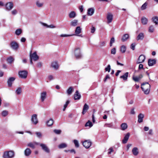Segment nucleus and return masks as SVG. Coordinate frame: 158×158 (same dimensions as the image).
<instances>
[{
    "instance_id": "27",
    "label": "nucleus",
    "mask_w": 158,
    "mask_h": 158,
    "mask_svg": "<svg viewBox=\"0 0 158 158\" xmlns=\"http://www.w3.org/2000/svg\"><path fill=\"white\" fill-rule=\"evenodd\" d=\"M76 15V13L74 11L71 12L69 14V16L70 18H74Z\"/></svg>"
},
{
    "instance_id": "61",
    "label": "nucleus",
    "mask_w": 158,
    "mask_h": 158,
    "mask_svg": "<svg viewBox=\"0 0 158 158\" xmlns=\"http://www.w3.org/2000/svg\"><path fill=\"white\" fill-rule=\"evenodd\" d=\"M40 23L42 25H43L45 27H46L47 28H48V25H47V24L44 23H42V22H41Z\"/></svg>"
},
{
    "instance_id": "7",
    "label": "nucleus",
    "mask_w": 158,
    "mask_h": 158,
    "mask_svg": "<svg viewBox=\"0 0 158 158\" xmlns=\"http://www.w3.org/2000/svg\"><path fill=\"white\" fill-rule=\"evenodd\" d=\"M31 121L33 124L36 125L38 123V121L37 118V115L36 114H34L31 117Z\"/></svg>"
},
{
    "instance_id": "20",
    "label": "nucleus",
    "mask_w": 158,
    "mask_h": 158,
    "mask_svg": "<svg viewBox=\"0 0 158 158\" xmlns=\"http://www.w3.org/2000/svg\"><path fill=\"white\" fill-rule=\"evenodd\" d=\"M31 153V151L30 149L29 148H27L24 151V154L26 156H30Z\"/></svg>"
},
{
    "instance_id": "38",
    "label": "nucleus",
    "mask_w": 158,
    "mask_h": 158,
    "mask_svg": "<svg viewBox=\"0 0 158 158\" xmlns=\"http://www.w3.org/2000/svg\"><path fill=\"white\" fill-rule=\"evenodd\" d=\"M93 126V124L89 120L85 124V127L89 126L90 127H91Z\"/></svg>"
},
{
    "instance_id": "30",
    "label": "nucleus",
    "mask_w": 158,
    "mask_h": 158,
    "mask_svg": "<svg viewBox=\"0 0 158 158\" xmlns=\"http://www.w3.org/2000/svg\"><path fill=\"white\" fill-rule=\"evenodd\" d=\"M81 32V29L80 27H77L75 30V33L76 34H78L80 33Z\"/></svg>"
},
{
    "instance_id": "48",
    "label": "nucleus",
    "mask_w": 158,
    "mask_h": 158,
    "mask_svg": "<svg viewBox=\"0 0 158 158\" xmlns=\"http://www.w3.org/2000/svg\"><path fill=\"white\" fill-rule=\"evenodd\" d=\"M53 131L56 134H60L61 132V131L60 130L55 129L53 130Z\"/></svg>"
},
{
    "instance_id": "35",
    "label": "nucleus",
    "mask_w": 158,
    "mask_h": 158,
    "mask_svg": "<svg viewBox=\"0 0 158 158\" xmlns=\"http://www.w3.org/2000/svg\"><path fill=\"white\" fill-rule=\"evenodd\" d=\"M67 146V145L66 143H62L59 144L58 146V147L59 148L61 149V148H64L66 147Z\"/></svg>"
},
{
    "instance_id": "24",
    "label": "nucleus",
    "mask_w": 158,
    "mask_h": 158,
    "mask_svg": "<svg viewBox=\"0 0 158 158\" xmlns=\"http://www.w3.org/2000/svg\"><path fill=\"white\" fill-rule=\"evenodd\" d=\"M89 106L86 103L85 104L84 106L83 109L82 113L84 114L89 109Z\"/></svg>"
},
{
    "instance_id": "60",
    "label": "nucleus",
    "mask_w": 158,
    "mask_h": 158,
    "mask_svg": "<svg viewBox=\"0 0 158 158\" xmlns=\"http://www.w3.org/2000/svg\"><path fill=\"white\" fill-rule=\"evenodd\" d=\"M143 69V65L142 64H140L139 66V69Z\"/></svg>"
},
{
    "instance_id": "46",
    "label": "nucleus",
    "mask_w": 158,
    "mask_h": 158,
    "mask_svg": "<svg viewBox=\"0 0 158 158\" xmlns=\"http://www.w3.org/2000/svg\"><path fill=\"white\" fill-rule=\"evenodd\" d=\"M113 15L110 14L109 13V23L111 22L112 21L113 19Z\"/></svg>"
},
{
    "instance_id": "49",
    "label": "nucleus",
    "mask_w": 158,
    "mask_h": 158,
    "mask_svg": "<svg viewBox=\"0 0 158 158\" xmlns=\"http://www.w3.org/2000/svg\"><path fill=\"white\" fill-rule=\"evenodd\" d=\"M74 143L76 147L78 148L79 147V144L78 141L75 139L73 140Z\"/></svg>"
},
{
    "instance_id": "36",
    "label": "nucleus",
    "mask_w": 158,
    "mask_h": 158,
    "mask_svg": "<svg viewBox=\"0 0 158 158\" xmlns=\"http://www.w3.org/2000/svg\"><path fill=\"white\" fill-rule=\"evenodd\" d=\"M22 32V29L20 28L17 29L15 31V34L17 35H19Z\"/></svg>"
},
{
    "instance_id": "23",
    "label": "nucleus",
    "mask_w": 158,
    "mask_h": 158,
    "mask_svg": "<svg viewBox=\"0 0 158 158\" xmlns=\"http://www.w3.org/2000/svg\"><path fill=\"white\" fill-rule=\"evenodd\" d=\"M133 154L134 156H137L139 153L138 149L137 147L134 148L132 151Z\"/></svg>"
},
{
    "instance_id": "56",
    "label": "nucleus",
    "mask_w": 158,
    "mask_h": 158,
    "mask_svg": "<svg viewBox=\"0 0 158 158\" xmlns=\"http://www.w3.org/2000/svg\"><path fill=\"white\" fill-rule=\"evenodd\" d=\"M48 78L49 80L51 81L53 80L54 79L53 77L51 75H50L48 76Z\"/></svg>"
},
{
    "instance_id": "22",
    "label": "nucleus",
    "mask_w": 158,
    "mask_h": 158,
    "mask_svg": "<svg viewBox=\"0 0 158 158\" xmlns=\"http://www.w3.org/2000/svg\"><path fill=\"white\" fill-rule=\"evenodd\" d=\"M78 20L77 19H74L70 23V25L72 27H75L77 25Z\"/></svg>"
},
{
    "instance_id": "31",
    "label": "nucleus",
    "mask_w": 158,
    "mask_h": 158,
    "mask_svg": "<svg viewBox=\"0 0 158 158\" xmlns=\"http://www.w3.org/2000/svg\"><path fill=\"white\" fill-rule=\"evenodd\" d=\"M53 120L52 118L50 119L46 123L47 125L48 126H50L52 125L53 124Z\"/></svg>"
},
{
    "instance_id": "37",
    "label": "nucleus",
    "mask_w": 158,
    "mask_h": 158,
    "mask_svg": "<svg viewBox=\"0 0 158 158\" xmlns=\"http://www.w3.org/2000/svg\"><path fill=\"white\" fill-rule=\"evenodd\" d=\"M7 60L8 63L11 64L14 62V59L12 57H10L7 58Z\"/></svg>"
},
{
    "instance_id": "12",
    "label": "nucleus",
    "mask_w": 158,
    "mask_h": 158,
    "mask_svg": "<svg viewBox=\"0 0 158 158\" xmlns=\"http://www.w3.org/2000/svg\"><path fill=\"white\" fill-rule=\"evenodd\" d=\"M156 62V59H149L148 60V64L149 66H152L155 64Z\"/></svg>"
},
{
    "instance_id": "42",
    "label": "nucleus",
    "mask_w": 158,
    "mask_h": 158,
    "mask_svg": "<svg viewBox=\"0 0 158 158\" xmlns=\"http://www.w3.org/2000/svg\"><path fill=\"white\" fill-rule=\"evenodd\" d=\"M15 92L17 94H20L22 92V88L21 87L18 88L16 90Z\"/></svg>"
},
{
    "instance_id": "17",
    "label": "nucleus",
    "mask_w": 158,
    "mask_h": 158,
    "mask_svg": "<svg viewBox=\"0 0 158 158\" xmlns=\"http://www.w3.org/2000/svg\"><path fill=\"white\" fill-rule=\"evenodd\" d=\"M94 10L93 8H89L87 10V15L89 16H92L94 14Z\"/></svg>"
},
{
    "instance_id": "64",
    "label": "nucleus",
    "mask_w": 158,
    "mask_h": 158,
    "mask_svg": "<svg viewBox=\"0 0 158 158\" xmlns=\"http://www.w3.org/2000/svg\"><path fill=\"white\" fill-rule=\"evenodd\" d=\"M42 66L41 63V62H38L37 64V67L40 68Z\"/></svg>"
},
{
    "instance_id": "43",
    "label": "nucleus",
    "mask_w": 158,
    "mask_h": 158,
    "mask_svg": "<svg viewBox=\"0 0 158 158\" xmlns=\"http://www.w3.org/2000/svg\"><path fill=\"white\" fill-rule=\"evenodd\" d=\"M147 6V3L146 2L144 3L141 6V9L142 10L145 9L146 8V7Z\"/></svg>"
},
{
    "instance_id": "57",
    "label": "nucleus",
    "mask_w": 158,
    "mask_h": 158,
    "mask_svg": "<svg viewBox=\"0 0 158 158\" xmlns=\"http://www.w3.org/2000/svg\"><path fill=\"white\" fill-rule=\"evenodd\" d=\"M130 113L132 114H135V111H134V108H133L131 110Z\"/></svg>"
},
{
    "instance_id": "58",
    "label": "nucleus",
    "mask_w": 158,
    "mask_h": 158,
    "mask_svg": "<svg viewBox=\"0 0 158 158\" xmlns=\"http://www.w3.org/2000/svg\"><path fill=\"white\" fill-rule=\"evenodd\" d=\"M71 35H68L67 34H61L60 35V36L61 37H67L68 36H71Z\"/></svg>"
},
{
    "instance_id": "59",
    "label": "nucleus",
    "mask_w": 158,
    "mask_h": 158,
    "mask_svg": "<svg viewBox=\"0 0 158 158\" xmlns=\"http://www.w3.org/2000/svg\"><path fill=\"white\" fill-rule=\"evenodd\" d=\"M95 30V28L93 27V26L92 27L91 30V33H94Z\"/></svg>"
},
{
    "instance_id": "50",
    "label": "nucleus",
    "mask_w": 158,
    "mask_h": 158,
    "mask_svg": "<svg viewBox=\"0 0 158 158\" xmlns=\"http://www.w3.org/2000/svg\"><path fill=\"white\" fill-rule=\"evenodd\" d=\"M138 77L133 76L132 77L133 80L135 82H138L139 80Z\"/></svg>"
},
{
    "instance_id": "29",
    "label": "nucleus",
    "mask_w": 158,
    "mask_h": 158,
    "mask_svg": "<svg viewBox=\"0 0 158 158\" xmlns=\"http://www.w3.org/2000/svg\"><path fill=\"white\" fill-rule=\"evenodd\" d=\"M121 129L122 130H125L127 127V123H123L121 125Z\"/></svg>"
},
{
    "instance_id": "55",
    "label": "nucleus",
    "mask_w": 158,
    "mask_h": 158,
    "mask_svg": "<svg viewBox=\"0 0 158 158\" xmlns=\"http://www.w3.org/2000/svg\"><path fill=\"white\" fill-rule=\"evenodd\" d=\"M114 152V150L113 147H110L109 148V154H110L111 152Z\"/></svg>"
},
{
    "instance_id": "9",
    "label": "nucleus",
    "mask_w": 158,
    "mask_h": 158,
    "mask_svg": "<svg viewBox=\"0 0 158 158\" xmlns=\"http://www.w3.org/2000/svg\"><path fill=\"white\" fill-rule=\"evenodd\" d=\"M145 59V56L143 55H140L136 63L137 64H140V63H142L143 62Z\"/></svg>"
},
{
    "instance_id": "34",
    "label": "nucleus",
    "mask_w": 158,
    "mask_h": 158,
    "mask_svg": "<svg viewBox=\"0 0 158 158\" xmlns=\"http://www.w3.org/2000/svg\"><path fill=\"white\" fill-rule=\"evenodd\" d=\"M73 88L72 87H69L67 90V92L68 95H70L72 94L73 91Z\"/></svg>"
},
{
    "instance_id": "47",
    "label": "nucleus",
    "mask_w": 158,
    "mask_h": 158,
    "mask_svg": "<svg viewBox=\"0 0 158 158\" xmlns=\"http://www.w3.org/2000/svg\"><path fill=\"white\" fill-rule=\"evenodd\" d=\"M115 41L114 38V37L112 38L110 40V46H112V45L113 43H114Z\"/></svg>"
},
{
    "instance_id": "16",
    "label": "nucleus",
    "mask_w": 158,
    "mask_h": 158,
    "mask_svg": "<svg viewBox=\"0 0 158 158\" xmlns=\"http://www.w3.org/2000/svg\"><path fill=\"white\" fill-rule=\"evenodd\" d=\"M74 99L75 100H79L81 98V95L78 90H76L74 94Z\"/></svg>"
},
{
    "instance_id": "11",
    "label": "nucleus",
    "mask_w": 158,
    "mask_h": 158,
    "mask_svg": "<svg viewBox=\"0 0 158 158\" xmlns=\"http://www.w3.org/2000/svg\"><path fill=\"white\" fill-rule=\"evenodd\" d=\"M39 145L41 147L42 149L47 153L50 152V150L46 145L43 143L39 144Z\"/></svg>"
},
{
    "instance_id": "54",
    "label": "nucleus",
    "mask_w": 158,
    "mask_h": 158,
    "mask_svg": "<svg viewBox=\"0 0 158 158\" xmlns=\"http://www.w3.org/2000/svg\"><path fill=\"white\" fill-rule=\"evenodd\" d=\"M35 134L36 135L37 137L39 138L41 137L42 136L40 132H36L35 133Z\"/></svg>"
},
{
    "instance_id": "21",
    "label": "nucleus",
    "mask_w": 158,
    "mask_h": 158,
    "mask_svg": "<svg viewBox=\"0 0 158 158\" xmlns=\"http://www.w3.org/2000/svg\"><path fill=\"white\" fill-rule=\"evenodd\" d=\"M51 66L55 70H57L59 68V65L56 61L52 62L51 64Z\"/></svg>"
},
{
    "instance_id": "25",
    "label": "nucleus",
    "mask_w": 158,
    "mask_h": 158,
    "mask_svg": "<svg viewBox=\"0 0 158 158\" xmlns=\"http://www.w3.org/2000/svg\"><path fill=\"white\" fill-rule=\"evenodd\" d=\"M141 22L143 25L147 24L148 22V19L145 17H142L141 19Z\"/></svg>"
},
{
    "instance_id": "63",
    "label": "nucleus",
    "mask_w": 158,
    "mask_h": 158,
    "mask_svg": "<svg viewBox=\"0 0 158 158\" xmlns=\"http://www.w3.org/2000/svg\"><path fill=\"white\" fill-rule=\"evenodd\" d=\"M79 10H80L81 12H83V7L82 6H79Z\"/></svg>"
},
{
    "instance_id": "8",
    "label": "nucleus",
    "mask_w": 158,
    "mask_h": 158,
    "mask_svg": "<svg viewBox=\"0 0 158 158\" xmlns=\"http://www.w3.org/2000/svg\"><path fill=\"white\" fill-rule=\"evenodd\" d=\"M91 144V142L89 140H86L83 143V146L86 148H89Z\"/></svg>"
},
{
    "instance_id": "44",
    "label": "nucleus",
    "mask_w": 158,
    "mask_h": 158,
    "mask_svg": "<svg viewBox=\"0 0 158 158\" xmlns=\"http://www.w3.org/2000/svg\"><path fill=\"white\" fill-rule=\"evenodd\" d=\"M69 101L68 100V101H66V102L64 106V108H63V111H64L65 110L66 108L67 107V106L69 104Z\"/></svg>"
},
{
    "instance_id": "3",
    "label": "nucleus",
    "mask_w": 158,
    "mask_h": 158,
    "mask_svg": "<svg viewBox=\"0 0 158 158\" xmlns=\"http://www.w3.org/2000/svg\"><path fill=\"white\" fill-rule=\"evenodd\" d=\"M19 77L25 79L27 78L28 73L26 70L21 71L19 72Z\"/></svg>"
},
{
    "instance_id": "13",
    "label": "nucleus",
    "mask_w": 158,
    "mask_h": 158,
    "mask_svg": "<svg viewBox=\"0 0 158 158\" xmlns=\"http://www.w3.org/2000/svg\"><path fill=\"white\" fill-rule=\"evenodd\" d=\"M5 6L6 10H10L13 8V4L12 2H9L6 3Z\"/></svg>"
},
{
    "instance_id": "26",
    "label": "nucleus",
    "mask_w": 158,
    "mask_h": 158,
    "mask_svg": "<svg viewBox=\"0 0 158 158\" xmlns=\"http://www.w3.org/2000/svg\"><path fill=\"white\" fill-rule=\"evenodd\" d=\"M144 37V35L143 33H140L137 37L136 40H142Z\"/></svg>"
},
{
    "instance_id": "15",
    "label": "nucleus",
    "mask_w": 158,
    "mask_h": 158,
    "mask_svg": "<svg viewBox=\"0 0 158 158\" xmlns=\"http://www.w3.org/2000/svg\"><path fill=\"white\" fill-rule=\"evenodd\" d=\"M47 96V93L45 91L42 92L40 94V98L41 101L43 102L46 99Z\"/></svg>"
},
{
    "instance_id": "41",
    "label": "nucleus",
    "mask_w": 158,
    "mask_h": 158,
    "mask_svg": "<svg viewBox=\"0 0 158 158\" xmlns=\"http://www.w3.org/2000/svg\"><path fill=\"white\" fill-rule=\"evenodd\" d=\"M2 114L3 117H6L8 114V111L7 110H3L2 112Z\"/></svg>"
},
{
    "instance_id": "2",
    "label": "nucleus",
    "mask_w": 158,
    "mask_h": 158,
    "mask_svg": "<svg viewBox=\"0 0 158 158\" xmlns=\"http://www.w3.org/2000/svg\"><path fill=\"white\" fill-rule=\"evenodd\" d=\"M14 152L12 151H6L4 152L2 156L3 158H12L14 156Z\"/></svg>"
},
{
    "instance_id": "52",
    "label": "nucleus",
    "mask_w": 158,
    "mask_h": 158,
    "mask_svg": "<svg viewBox=\"0 0 158 158\" xmlns=\"http://www.w3.org/2000/svg\"><path fill=\"white\" fill-rule=\"evenodd\" d=\"M116 49L114 48L112 49L111 50V54L114 55L116 53Z\"/></svg>"
},
{
    "instance_id": "18",
    "label": "nucleus",
    "mask_w": 158,
    "mask_h": 158,
    "mask_svg": "<svg viewBox=\"0 0 158 158\" xmlns=\"http://www.w3.org/2000/svg\"><path fill=\"white\" fill-rule=\"evenodd\" d=\"M144 117V115L143 114L140 113L139 114L138 116V122L139 123H141L143 121V119Z\"/></svg>"
},
{
    "instance_id": "19",
    "label": "nucleus",
    "mask_w": 158,
    "mask_h": 158,
    "mask_svg": "<svg viewBox=\"0 0 158 158\" xmlns=\"http://www.w3.org/2000/svg\"><path fill=\"white\" fill-rule=\"evenodd\" d=\"M130 136V133H127L123 139L122 140V142L123 143H127L129 137Z\"/></svg>"
},
{
    "instance_id": "28",
    "label": "nucleus",
    "mask_w": 158,
    "mask_h": 158,
    "mask_svg": "<svg viewBox=\"0 0 158 158\" xmlns=\"http://www.w3.org/2000/svg\"><path fill=\"white\" fill-rule=\"evenodd\" d=\"M128 73H126L123 75L121 76L120 78L123 79V80L126 81L127 80L128 76Z\"/></svg>"
},
{
    "instance_id": "10",
    "label": "nucleus",
    "mask_w": 158,
    "mask_h": 158,
    "mask_svg": "<svg viewBox=\"0 0 158 158\" xmlns=\"http://www.w3.org/2000/svg\"><path fill=\"white\" fill-rule=\"evenodd\" d=\"M10 46L11 48L14 50H17L19 47L18 43L14 41L10 43Z\"/></svg>"
},
{
    "instance_id": "33",
    "label": "nucleus",
    "mask_w": 158,
    "mask_h": 158,
    "mask_svg": "<svg viewBox=\"0 0 158 158\" xmlns=\"http://www.w3.org/2000/svg\"><path fill=\"white\" fill-rule=\"evenodd\" d=\"M129 37V35L128 34H125L123 36L122 40L123 41H125L127 40Z\"/></svg>"
},
{
    "instance_id": "5",
    "label": "nucleus",
    "mask_w": 158,
    "mask_h": 158,
    "mask_svg": "<svg viewBox=\"0 0 158 158\" xmlns=\"http://www.w3.org/2000/svg\"><path fill=\"white\" fill-rule=\"evenodd\" d=\"M74 54L75 56L77 58H79L81 56V53L80 49L78 48L76 49L74 51Z\"/></svg>"
},
{
    "instance_id": "1",
    "label": "nucleus",
    "mask_w": 158,
    "mask_h": 158,
    "mask_svg": "<svg viewBox=\"0 0 158 158\" xmlns=\"http://www.w3.org/2000/svg\"><path fill=\"white\" fill-rule=\"evenodd\" d=\"M141 88L144 94H149L150 89V85L148 82H145L142 83L141 85Z\"/></svg>"
},
{
    "instance_id": "40",
    "label": "nucleus",
    "mask_w": 158,
    "mask_h": 158,
    "mask_svg": "<svg viewBox=\"0 0 158 158\" xmlns=\"http://www.w3.org/2000/svg\"><path fill=\"white\" fill-rule=\"evenodd\" d=\"M154 30V27L152 25L150 26L149 28L148 29V31L150 33H152L153 32Z\"/></svg>"
},
{
    "instance_id": "51",
    "label": "nucleus",
    "mask_w": 158,
    "mask_h": 158,
    "mask_svg": "<svg viewBox=\"0 0 158 158\" xmlns=\"http://www.w3.org/2000/svg\"><path fill=\"white\" fill-rule=\"evenodd\" d=\"M135 43H132L131 45V48L133 50H134L135 49Z\"/></svg>"
},
{
    "instance_id": "39",
    "label": "nucleus",
    "mask_w": 158,
    "mask_h": 158,
    "mask_svg": "<svg viewBox=\"0 0 158 158\" xmlns=\"http://www.w3.org/2000/svg\"><path fill=\"white\" fill-rule=\"evenodd\" d=\"M126 47L124 45H122L120 47V51L122 53H124L126 51Z\"/></svg>"
},
{
    "instance_id": "32",
    "label": "nucleus",
    "mask_w": 158,
    "mask_h": 158,
    "mask_svg": "<svg viewBox=\"0 0 158 158\" xmlns=\"http://www.w3.org/2000/svg\"><path fill=\"white\" fill-rule=\"evenodd\" d=\"M152 21L155 23L156 25L158 24V17L155 16L152 18Z\"/></svg>"
},
{
    "instance_id": "45",
    "label": "nucleus",
    "mask_w": 158,
    "mask_h": 158,
    "mask_svg": "<svg viewBox=\"0 0 158 158\" xmlns=\"http://www.w3.org/2000/svg\"><path fill=\"white\" fill-rule=\"evenodd\" d=\"M36 5L38 7H41L43 5V3H41L40 2L38 1L36 2Z\"/></svg>"
},
{
    "instance_id": "14",
    "label": "nucleus",
    "mask_w": 158,
    "mask_h": 158,
    "mask_svg": "<svg viewBox=\"0 0 158 158\" xmlns=\"http://www.w3.org/2000/svg\"><path fill=\"white\" fill-rule=\"evenodd\" d=\"M15 78L13 77H10L9 78L7 81L8 86L11 87L12 86V82L15 81Z\"/></svg>"
},
{
    "instance_id": "4",
    "label": "nucleus",
    "mask_w": 158,
    "mask_h": 158,
    "mask_svg": "<svg viewBox=\"0 0 158 158\" xmlns=\"http://www.w3.org/2000/svg\"><path fill=\"white\" fill-rule=\"evenodd\" d=\"M30 59L33 60L34 61H36L39 59V56L37 55L36 52H34L32 54H31V52L30 54Z\"/></svg>"
},
{
    "instance_id": "62",
    "label": "nucleus",
    "mask_w": 158,
    "mask_h": 158,
    "mask_svg": "<svg viewBox=\"0 0 158 158\" xmlns=\"http://www.w3.org/2000/svg\"><path fill=\"white\" fill-rule=\"evenodd\" d=\"M56 27L52 24H51L49 25H48V28H55Z\"/></svg>"
},
{
    "instance_id": "53",
    "label": "nucleus",
    "mask_w": 158,
    "mask_h": 158,
    "mask_svg": "<svg viewBox=\"0 0 158 158\" xmlns=\"http://www.w3.org/2000/svg\"><path fill=\"white\" fill-rule=\"evenodd\" d=\"M17 13V10L15 9L12 11L11 13L12 15H16Z\"/></svg>"
},
{
    "instance_id": "6",
    "label": "nucleus",
    "mask_w": 158,
    "mask_h": 158,
    "mask_svg": "<svg viewBox=\"0 0 158 158\" xmlns=\"http://www.w3.org/2000/svg\"><path fill=\"white\" fill-rule=\"evenodd\" d=\"M39 143L37 142H31L28 143L27 145V146L28 147H30L32 149H34L35 148V145H38Z\"/></svg>"
}]
</instances>
